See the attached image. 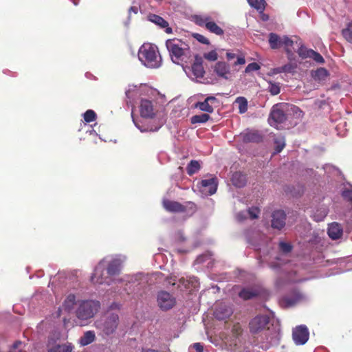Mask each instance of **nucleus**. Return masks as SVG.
<instances>
[{
  "label": "nucleus",
  "instance_id": "nucleus-1",
  "mask_svg": "<svg viewBox=\"0 0 352 352\" xmlns=\"http://www.w3.org/2000/svg\"><path fill=\"white\" fill-rule=\"evenodd\" d=\"M138 59L148 68L157 69L162 65V57L155 45L144 43L138 50Z\"/></svg>",
  "mask_w": 352,
  "mask_h": 352
},
{
  "label": "nucleus",
  "instance_id": "nucleus-2",
  "mask_svg": "<svg viewBox=\"0 0 352 352\" xmlns=\"http://www.w3.org/2000/svg\"><path fill=\"white\" fill-rule=\"evenodd\" d=\"M166 47L169 52L172 61L178 65L187 62L191 57V52L187 43L182 40L174 38L168 39L166 42Z\"/></svg>",
  "mask_w": 352,
  "mask_h": 352
},
{
  "label": "nucleus",
  "instance_id": "nucleus-3",
  "mask_svg": "<svg viewBox=\"0 0 352 352\" xmlns=\"http://www.w3.org/2000/svg\"><path fill=\"white\" fill-rule=\"evenodd\" d=\"M289 107V104L286 103H278L274 104L271 109L268 118L269 124L272 126L279 129V125L283 124L287 120V111Z\"/></svg>",
  "mask_w": 352,
  "mask_h": 352
},
{
  "label": "nucleus",
  "instance_id": "nucleus-4",
  "mask_svg": "<svg viewBox=\"0 0 352 352\" xmlns=\"http://www.w3.org/2000/svg\"><path fill=\"white\" fill-rule=\"evenodd\" d=\"M100 307L99 301L82 300L76 311V316L82 320L90 319L98 311Z\"/></svg>",
  "mask_w": 352,
  "mask_h": 352
},
{
  "label": "nucleus",
  "instance_id": "nucleus-5",
  "mask_svg": "<svg viewBox=\"0 0 352 352\" xmlns=\"http://www.w3.org/2000/svg\"><path fill=\"white\" fill-rule=\"evenodd\" d=\"M214 75L220 80L231 82L236 76V71L232 69L229 64L224 61H218L212 67Z\"/></svg>",
  "mask_w": 352,
  "mask_h": 352
},
{
  "label": "nucleus",
  "instance_id": "nucleus-6",
  "mask_svg": "<svg viewBox=\"0 0 352 352\" xmlns=\"http://www.w3.org/2000/svg\"><path fill=\"white\" fill-rule=\"evenodd\" d=\"M120 318L118 314L107 311L104 315L102 322L98 324V327L106 336L114 333L118 327Z\"/></svg>",
  "mask_w": 352,
  "mask_h": 352
},
{
  "label": "nucleus",
  "instance_id": "nucleus-7",
  "mask_svg": "<svg viewBox=\"0 0 352 352\" xmlns=\"http://www.w3.org/2000/svg\"><path fill=\"white\" fill-rule=\"evenodd\" d=\"M162 204L167 211L171 212H190L194 213L197 210L196 204L192 201H186L185 204H182L175 201L164 199Z\"/></svg>",
  "mask_w": 352,
  "mask_h": 352
},
{
  "label": "nucleus",
  "instance_id": "nucleus-8",
  "mask_svg": "<svg viewBox=\"0 0 352 352\" xmlns=\"http://www.w3.org/2000/svg\"><path fill=\"white\" fill-rule=\"evenodd\" d=\"M270 323V318L265 315H259L254 317L249 323L251 333L258 334L267 329Z\"/></svg>",
  "mask_w": 352,
  "mask_h": 352
},
{
  "label": "nucleus",
  "instance_id": "nucleus-9",
  "mask_svg": "<svg viewBox=\"0 0 352 352\" xmlns=\"http://www.w3.org/2000/svg\"><path fill=\"white\" fill-rule=\"evenodd\" d=\"M202 58L199 56H195V61L191 67H184L186 74L192 80H198L204 76L205 71L203 67Z\"/></svg>",
  "mask_w": 352,
  "mask_h": 352
},
{
  "label": "nucleus",
  "instance_id": "nucleus-10",
  "mask_svg": "<svg viewBox=\"0 0 352 352\" xmlns=\"http://www.w3.org/2000/svg\"><path fill=\"white\" fill-rule=\"evenodd\" d=\"M157 305L162 311L171 309L176 304L175 298L166 291H160L157 294Z\"/></svg>",
  "mask_w": 352,
  "mask_h": 352
},
{
  "label": "nucleus",
  "instance_id": "nucleus-11",
  "mask_svg": "<svg viewBox=\"0 0 352 352\" xmlns=\"http://www.w3.org/2000/svg\"><path fill=\"white\" fill-rule=\"evenodd\" d=\"M218 179L216 177L202 179L197 184V188L201 193L205 196L212 195L217 192Z\"/></svg>",
  "mask_w": 352,
  "mask_h": 352
},
{
  "label": "nucleus",
  "instance_id": "nucleus-12",
  "mask_svg": "<svg viewBox=\"0 0 352 352\" xmlns=\"http://www.w3.org/2000/svg\"><path fill=\"white\" fill-rule=\"evenodd\" d=\"M196 23L200 26H205L210 32L221 36L223 34V30L218 26L208 15L196 16Z\"/></svg>",
  "mask_w": 352,
  "mask_h": 352
},
{
  "label": "nucleus",
  "instance_id": "nucleus-13",
  "mask_svg": "<svg viewBox=\"0 0 352 352\" xmlns=\"http://www.w3.org/2000/svg\"><path fill=\"white\" fill-rule=\"evenodd\" d=\"M292 337L296 344H305L309 337V333L305 325H300L296 327L292 332Z\"/></svg>",
  "mask_w": 352,
  "mask_h": 352
},
{
  "label": "nucleus",
  "instance_id": "nucleus-14",
  "mask_svg": "<svg viewBox=\"0 0 352 352\" xmlns=\"http://www.w3.org/2000/svg\"><path fill=\"white\" fill-rule=\"evenodd\" d=\"M303 298L302 294L298 291H293L289 295L284 296L280 301L283 307H293L300 302Z\"/></svg>",
  "mask_w": 352,
  "mask_h": 352
},
{
  "label": "nucleus",
  "instance_id": "nucleus-15",
  "mask_svg": "<svg viewBox=\"0 0 352 352\" xmlns=\"http://www.w3.org/2000/svg\"><path fill=\"white\" fill-rule=\"evenodd\" d=\"M219 104L218 100L214 96L207 97L203 102H197L195 104V107L199 109L201 111L207 113H212L214 107Z\"/></svg>",
  "mask_w": 352,
  "mask_h": 352
},
{
  "label": "nucleus",
  "instance_id": "nucleus-16",
  "mask_svg": "<svg viewBox=\"0 0 352 352\" xmlns=\"http://www.w3.org/2000/svg\"><path fill=\"white\" fill-rule=\"evenodd\" d=\"M285 220L286 214L283 210H275L272 214L271 226L274 229L280 230L285 227Z\"/></svg>",
  "mask_w": 352,
  "mask_h": 352
},
{
  "label": "nucleus",
  "instance_id": "nucleus-17",
  "mask_svg": "<svg viewBox=\"0 0 352 352\" xmlns=\"http://www.w3.org/2000/svg\"><path fill=\"white\" fill-rule=\"evenodd\" d=\"M140 111L141 116L144 118H153L155 114L152 102L146 99L141 100Z\"/></svg>",
  "mask_w": 352,
  "mask_h": 352
},
{
  "label": "nucleus",
  "instance_id": "nucleus-18",
  "mask_svg": "<svg viewBox=\"0 0 352 352\" xmlns=\"http://www.w3.org/2000/svg\"><path fill=\"white\" fill-rule=\"evenodd\" d=\"M104 261H101L95 267L94 272L91 276V281L94 284H103L107 283L105 278L103 277L102 272L104 270Z\"/></svg>",
  "mask_w": 352,
  "mask_h": 352
},
{
  "label": "nucleus",
  "instance_id": "nucleus-19",
  "mask_svg": "<svg viewBox=\"0 0 352 352\" xmlns=\"http://www.w3.org/2000/svg\"><path fill=\"white\" fill-rule=\"evenodd\" d=\"M233 311L230 307L226 305L218 306L214 313V317L219 320H226L231 316Z\"/></svg>",
  "mask_w": 352,
  "mask_h": 352
},
{
  "label": "nucleus",
  "instance_id": "nucleus-20",
  "mask_svg": "<svg viewBox=\"0 0 352 352\" xmlns=\"http://www.w3.org/2000/svg\"><path fill=\"white\" fill-rule=\"evenodd\" d=\"M327 232L331 239L336 240L342 237L343 229L340 223L333 222L329 225Z\"/></svg>",
  "mask_w": 352,
  "mask_h": 352
},
{
  "label": "nucleus",
  "instance_id": "nucleus-21",
  "mask_svg": "<svg viewBox=\"0 0 352 352\" xmlns=\"http://www.w3.org/2000/svg\"><path fill=\"white\" fill-rule=\"evenodd\" d=\"M148 19L150 21L157 25L159 27L164 28L166 33H172V28L168 26V22L165 21L162 17L156 14H151L148 16Z\"/></svg>",
  "mask_w": 352,
  "mask_h": 352
},
{
  "label": "nucleus",
  "instance_id": "nucleus-22",
  "mask_svg": "<svg viewBox=\"0 0 352 352\" xmlns=\"http://www.w3.org/2000/svg\"><path fill=\"white\" fill-rule=\"evenodd\" d=\"M121 270V263L118 259L111 261L107 267V272L109 276H116L120 274Z\"/></svg>",
  "mask_w": 352,
  "mask_h": 352
},
{
  "label": "nucleus",
  "instance_id": "nucleus-23",
  "mask_svg": "<svg viewBox=\"0 0 352 352\" xmlns=\"http://www.w3.org/2000/svg\"><path fill=\"white\" fill-rule=\"evenodd\" d=\"M258 295L259 292L256 289L249 287L243 288L239 293V296L244 300L252 299Z\"/></svg>",
  "mask_w": 352,
  "mask_h": 352
},
{
  "label": "nucleus",
  "instance_id": "nucleus-24",
  "mask_svg": "<svg viewBox=\"0 0 352 352\" xmlns=\"http://www.w3.org/2000/svg\"><path fill=\"white\" fill-rule=\"evenodd\" d=\"M295 43L296 45L298 44L297 40L294 41L287 36L282 37L281 46H284L289 57L293 55V51L294 50V45Z\"/></svg>",
  "mask_w": 352,
  "mask_h": 352
},
{
  "label": "nucleus",
  "instance_id": "nucleus-25",
  "mask_svg": "<svg viewBox=\"0 0 352 352\" xmlns=\"http://www.w3.org/2000/svg\"><path fill=\"white\" fill-rule=\"evenodd\" d=\"M232 182L236 187L242 188L247 183L246 175L240 172H236L232 175Z\"/></svg>",
  "mask_w": 352,
  "mask_h": 352
},
{
  "label": "nucleus",
  "instance_id": "nucleus-26",
  "mask_svg": "<svg viewBox=\"0 0 352 352\" xmlns=\"http://www.w3.org/2000/svg\"><path fill=\"white\" fill-rule=\"evenodd\" d=\"M96 339V335L94 331H87L80 338L79 344L81 346H87L92 343Z\"/></svg>",
  "mask_w": 352,
  "mask_h": 352
},
{
  "label": "nucleus",
  "instance_id": "nucleus-27",
  "mask_svg": "<svg viewBox=\"0 0 352 352\" xmlns=\"http://www.w3.org/2000/svg\"><path fill=\"white\" fill-rule=\"evenodd\" d=\"M243 140L245 142H259L262 136L257 132H247L243 135Z\"/></svg>",
  "mask_w": 352,
  "mask_h": 352
},
{
  "label": "nucleus",
  "instance_id": "nucleus-28",
  "mask_svg": "<svg viewBox=\"0 0 352 352\" xmlns=\"http://www.w3.org/2000/svg\"><path fill=\"white\" fill-rule=\"evenodd\" d=\"M282 37L276 34L270 33L269 35V43L272 49H277L281 46Z\"/></svg>",
  "mask_w": 352,
  "mask_h": 352
},
{
  "label": "nucleus",
  "instance_id": "nucleus-29",
  "mask_svg": "<svg viewBox=\"0 0 352 352\" xmlns=\"http://www.w3.org/2000/svg\"><path fill=\"white\" fill-rule=\"evenodd\" d=\"M296 67V65L289 63V64H287L284 66L274 69L273 73L274 74H279V73L292 74L295 72Z\"/></svg>",
  "mask_w": 352,
  "mask_h": 352
},
{
  "label": "nucleus",
  "instance_id": "nucleus-30",
  "mask_svg": "<svg viewBox=\"0 0 352 352\" xmlns=\"http://www.w3.org/2000/svg\"><path fill=\"white\" fill-rule=\"evenodd\" d=\"M76 304V296L74 294H69L65 300L63 307L65 310L70 311Z\"/></svg>",
  "mask_w": 352,
  "mask_h": 352
},
{
  "label": "nucleus",
  "instance_id": "nucleus-31",
  "mask_svg": "<svg viewBox=\"0 0 352 352\" xmlns=\"http://www.w3.org/2000/svg\"><path fill=\"white\" fill-rule=\"evenodd\" d=\"M210 116L208 113H202L195 115L191 117L190 122L192 124L206 123L209 120Z\"/></svg>",
  "mask_w": 352,
  "mask_h": 352
},
{
  "label": "nucleus",
  "instance_id": "nucleus-32",
  "mask_svg": "<svg viewBox=\"0 0 352 352\" xmlns=\"http://www.w3.org/2000/svg\"><path fill=\"white\" fill-rule=\"evenodd\" d=\"M201 166L198 161L191 160L186 168L187 173L189 175H192L198 172Z\"/></svg>",
  "mask_w": 352,
  "mask_h": 352
},
{
  "label": "nucleus",
  "instance_id": "nucleus-33",
  "mask_svg": "<svg viewBox=\"0 0 352 352\" xmlns=\"http://www.w3.org/2000/svg\"><path fill=\"white\" fill-rule=\"evenodd\" d=\"M274 144H275V153H278L282 151V150L285 146V140L283 136H278L274 138Z\"/></svg>",
  "mask_w": 352,
  "mask_h": 352
},
{
  "label": "nucleus",
  "instance_id": "nucleus-34",
  "mask_svg": "<svg viewBox=\"0 0 352 352\" xmlns=\"http://www.w3.org/2000/svg\"><path fill=\"white\" fill-rule=\"evenodd\" d=\"M342 34L348 42L352 43V20L347 24L346 28L342 30Z\"/></svg>",
  "mask_w": 352,
  "mask_h": 352
},
{
  "label": "nucleus",
  "instance_id": "nucleus-35",
  "mask_svg": "<svg viewBox=\"0 0 352 352\" xmlns=\"http://www.w3.org/2000/svg\"><path fill=\"white\" fill-rule=\"evenodd\" d=\"M248 2L251 7L257 10L263 11L265 9V2L264 0H248Z\"/></svg>",
  "mask_w": 352,
  "mask_h": 352
},
{
  "label": "nucleus",
  "instance_id": "nucleus-36",
  "mask_svg": "<svg viewBox=\"0 0 352 352\" xmlns=\"http://www.w3.org/2000/svg\"><path fill=\"white\" fill-rule=\"evenodd\" d=\"M327 75L328 72L327 69H325L324 68H319L314 72L313 76L316 80H322L325 79Z\"/></svg>",
  "mask_w": 352,
  "mask_h": 352
},
{
  "label": "nucleus",
  "instance_id": "nucleus-37",
  "mask_svg": "<svg viewBox=\"0 0 352 352\" xmlns=\"http://www.w3.org/2000/svg\"><path fill=\"white\" fill-rule=\"evenodd\" d=\"M232 335L236 338H239L242 336L243 332V329L240 323L236 322L234 324L232 328L231 329Z\"/></svg>",
  "mask_w": 352,
  "mask_h": 352
},
{
  "label": "nucleus",
  "instance_id": "nucleus-38",
  "mask_svg": "<svg viewBox=\"0 0 352 352\" xmlns=\"http://www.w3.org/2000/svg\"><path fill=\"white\" fill-rule=\"evenodd\" d=\"M96 117V113L94 112V111L91 109L86 111L85 113L83 114L85 121L88 123L95 121Z\"/></svg>",
  "mask_w": 352,
  "mask_h": 352
},
{
  "label": "nucleus",
  "instance_id": "nucleus-39",
  "mask_svg": "<svg viewBox=\"0 0 352 352\" xmlns=\"http://www.w3.org/2000/svg\"><path fill=\"white\" fill-rule=\"evenodd\" d=\"M236 102L239 105V112L241 113H245L248 109V102L246 99L243 97H239L237 98Z\"/></svg>",
  "mask_w": 352,
  "mask_h": 352
},
{
  "label": "nucleus",
  "instance_id": "nucleus-40",
  "mask_svg": "<svg viewBox=\"0 0 352 352\" xmlns=\"http://www.w3.org/2000/svg\"><path fill=\"white\" fill-rule=\"evenodd\" d=\"M297 45L298 46V51H297L298 55L300 57H302V58H308L309 56V52H310L311 50L307 49L305 47L302 45L300 43L299 44H297Z\"/></svg>",
  "mask_w": 352,
  "mask_h": 352
},
{
  "label": "nucleus",
  "instance_id": "nucleus-41",
  "mask_svg": "<svg viewBox=\"0 0 352 352\" xmlns=\"http://www.w3.org/2000/svg\"><path fill=\"white\" fill-rule=\"evenodd\" d=\"M297 45L298 46V51H297L298 55L300 57H302V58H308L309 56V52H310L311 50L307 49L305 47L302 45L300 43L299 44H297Z\"/></svg>",
  "mask_w": 352,
  "mask_h": 352
},
{
  "label": "nucleus",
  "instance_id": "nucleus-42",
  "mask_svg": "<svg viewBox=\"0 0 352 352\" xmlns=\"http://www.w3.org/2000/svg\"><path fill=\"white\" fill-rule=\"evenodd\" d=\"M309 58H313L316 62L322 63L324 62L323 57L318 52L310 50Z\"/></svg>",
  "mask_w": 352,
  "mask_h": 352
},
{
  "label": "nucleus",
  "instance_id": "nucleus-43",
  "mask_svg": "<svg viewBox=\"0 0 352 352\" xmlns=\"http://www.w3.org/2000/svg\"><path fill=\"white\" fill-rule=\"evenodd\" d=\"M204 57L210 61H215L218 58L217 52L215 50L210 51L204 54Z\"/></svg>",
  "mask_w": 352,
  "mask_h": 352
},
{
  "label": "nucleus",
  "instance_id": "nucleus-44",
  "mask_svg": "<svg viewBox=\"0 0 352 352\" xmlns=\"http://www.w3.org/2000/svg\"><path fill=\"white\" fill-rule=\"evenodd\" d=\"M248 212L252 219H255L258 217L260 210L257 207H252L248 210Z\"/></svg>",
  "mask_w": 352,
  "mask_h": 352
},
{
  "label": "nucleus",
  "instance_id": "nucleus-45",
  "mask_svg": "<svg viewBox=\"0 0 352 352\" xmlns=\"http://www.w3.org/2000/svg\"><path fill=\"white\" fill-rule=\"evenodd\" d=\"M260 68H261V67L258 63H252L248 65V66L246 67V68L245 69V72L249 74L252 72L258 71L260 69Z\"/></svg>",
  "mask_w": 352,
  "mask_h": 352
},
{
  "label": "nucleus",
  "instance_id": "nucleus-46",
  "mask_svg": "<svg viewBox=\"0 0 352 352\" xmlns=\"http://www.w3.org/2000/svg\"><path fill=\"white\" fill-rule=\"evenodd\" d=\"M280 249L284 253L290 252L292 250V247L290 244L285 242H280L279 243Z\"/></svg>",
  "mask_w": 352,
  "mask_h": 352
},
{
  "label": "nucleus",
  "instance_id": "nucleus-47",
  "mask_svg": "<svg viewBox=\"0 0 352 352\" xmlns=\"http://www.w3.org/2000/svg\"><path fill=\"white\" fill-rule=\"evenodd\" d=\"M291 110L297 118H302L304 116L303 111L296 106H292Z\"/></svg>",
  "mask_w": 352,
  "mask_h": 352
},
{
  "label": "nucleus",
  "instance_id": "nucleus-48",
  "mask_svg": "<svg viewBox=\"0 0 352 352\" xmlns=\"http://www.w3.org/2000/svg\"><path fill=\"white\" fill-rule=\"evenodd\" d=\"M342 195L343 198L352 204V189L343 190Z\"/></svg>",
  "mask_w": 352,
  "mask_h": 352
},
{
  "label": "nucleus",
  "instance_id": "nucleus-49",
  "mask_svg": "<svg viewBox=\"0 0 352 352\" xmlns=\"http://www.w3.org/2000/svg\"><path fill=\"white\" fill-rule=\"evenodd\" d=\"M61 352H72L74 346L72 343L67 342V344L60 345Z\"/></svg>",
  "mask_w": 352,
  "mask_h": 352
},
{
  "label": "nucleus",
  "instance_id": "nucleus-50",
  "mask_svg": "<svg viewBox=\"0 0 352 352\" xmlns=\"http://www.w3.org/2000/svg\"><path fill=\"white\" fill-rule=\"evenodd\" d=\"M195 38H196V39L198 41H199L200 43H204V44H208L209 43L208 39L207 38H206L203 35H201V34H196L195 36Z\"/></svg>",
  "mask_w": 352,
  "mask_h": 352
},
{
  "label": "nucleus",
  "instance_id": "nucleus-51",
  "mask_svg": "<svg viewBox=\"0 0 352 352\" xmlns=\"http://www.w3.org/2000/svg\"><path fill=\"white\" fill-rule=\"evenodd\" d=\"M138 89H127L126 91V96L128 98H131L134 94H136V91Z\"/></svg>",
  "mask_w": 352,
  "mask_h": 352
},
{
  "label": "nucleus",
  "instance_id": "nucleus-52",
  "mask_svg": "<svg viewBox=\"0 0 352 352\" xmlns=\"http://www.w3.org/2000/svg\"><path fill=\"white\" fill-rule=\"evenodd\" d=\"M193 348L197 351V352H202L204 351V347L203 346L197 342V343H195L193 344Z\"/></svg>",
  "mask_w": 352,
  "mask_h": 352
},
{
  "label": "nucleus",
  "instance_id": "nucleus-53",
  "mask_svg": "<svg viewBox=\"0 0 352 352\" xmlns=\"http://www.w3.org/2000/svg\"><path fill=\"white\" fill-rule=\"evenodd\" d=\"M47 352H61V346L60 344H57L54 347L50 349Z\"/></svg>",
  "mask_w": 352,
  "mask_h": 352
},
{
  "label": "nucleus",
  "instance_id": "nucleus-54",
  "mask_svg": "<svg viewBox=\"0 0 352 352\" xmlns=\"http://www.w3.org/2000/svg\"><path fill=\"white\" fill-rule=\"evenodd\" d=\"M245 63V60L244 57H238L236 61L234 63V65H243Z\"/></svg>",
  "mask_w": 352,
  "mask_h": 352
},
{
  "label": "nucleus",
  "instance_id": "nucleus-55",
  "mask_svg": "<svg viewBox=\"0 0 352 352\" xmlns=\"http://www.w3.org/2000/svg\"><path fill=\"white\" fill-rule=\"evenodd\" d=\"M120 307H121V305L120 304L116 303V302H113L110 305L109 308H110V309H118V310H120Z\"/></svg>",
  "mask_w": 352,
  "mask_h": 352
},
{
  "label": "nucleus",
  "instance_id": "nucleus-56",
  "mask_svg": "<svg viewBox=\"0 0 352 352\" xmlns=\"http://www.w3.org/2000/svg\"><path fill=\"white\" fill-rule=\"evenodd\" d=\"M236 217H237V219H238L239 221H243L244 219H246V216H245V214H243V212H239V213L237 214V216H236Z\"/></svg>",
  "mask_w": 352,
  "mask_h": 352
},
{
  "label": "nucleus",
  "instance_id": "nucleus-57",
  "mask_svg": "<svg viewBox=\"0 0 352 352\" xmlns=\"http://www.w3.org/2000/svg\"><path fill=\"white\" fill-rule=\"evenodd\" d=\"M235 56H236V55H235V54H234V53L228 52V53L226 54V57H227L228 60H232V59L234 58H235Z\"/></svg>",
  "mask_w": 352,
  "mask_h": 352
},
{
  "label": "nucleus",
  "instance_id": "nucleus-58",
  "mask_svg": "<svg viewBox=\"0 0 352 352\" xmlns=\"http://www.w3.org/2000/svg\"><path fill=\"white\" fill-rule=\"evenodd\" d=\"M22 344V342L21 341H16L13 345H12V348L14 349H16L18 348H19V346Z\"/></svg>",
  "mask_w": 352,
  "mask_h": 352
},
{
  "label": "nucleus",
  "instance_id": "nucleus-59",
  "mask_svg": "<svg viewBox=\"0 0 352 352\" xmlns=\"http://www.w3.org/2000/svg\"><path fill=\"white\" fill-rule=\"evenodd\" d=\"M327 214V212L326 211V210H323L322 212H321V217L320 218H318L316 220L317 221H320L322 220L323 218H324Z\"/></svg>",
  "mask_w": 352,
  "mask_h": 352
},
{
  "label": "nucleus",
  "instance_id": "nucleus-60",
  "mask_svg": "<svg viewBox=\"0 0 352 352\" xmlns=\"http://www.w3.org/2000/svg\"><path fill=\"white\" fill-rule=\"evenodd\" d=\"M138 8L135 6L131 7L129 10V13H131V12H133L134 13H138Z\"/></svg>",
  "mask_w": 352,
  "mask_h": 352
},
{
  "label": "nucleus",
  "instance_id": "nucleus-61",
  "mask_svg": "<svg viewBox=\"0 0 352 352\" xmlns=\"http://www.w3.org/2000/svg\"><path fill=\"white\" fill-rule=\"evenodd\" d=\"M270 91L273 96L278 95L280 93V89H270Z\"/></svg>",
  "mask_w": 352,
  "mask_h": 352
},
{
  "label": "nucleus",
  "instance_id": "nucleus-62",
  "mask_svg": "<svg viewBox=\"0 0 352 352\" xmlns=\"http://www.w3.org/2000/svg\"><path fill=\"white\" fill-rule=\"evenodd\" d=\"M167 281L169 284H171L173 285H175V280H173V282L170 281V280H169L168 278H167Z\"/></svg>",
  "mask_w": 352,
  "mask_h": 352
},
{
  "label": "nucleus",
  "instance_id": "nucleus-63",
  "mask_svg": "<svg viewBox=\"0 0 352 352\" xmlns=\"http://www.w3.org/2000/svg\"><path fill=\"white\" fill-rule=\"evenodd\" d=\"M264 20H266L267 19V16H263V18Z\"/></svg>",
  "mask_w": 352,
  "mask_h": 352
}]
</instances>
